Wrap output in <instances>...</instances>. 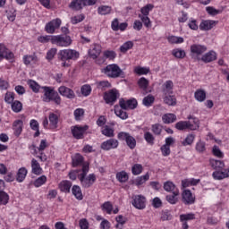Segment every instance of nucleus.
<instances>
[{"mask_svg":"<svg viewBox=\"0 0 229 229\" xmlns=\"http://www.w3.org/2000/svg\"><path fill=\"white\" fill-rule=\"evenodd\" d=\"M196 202V197L192 195V192L190 190H184L182 191V203L184 205H194Z\"/></svg>","mask_w":229,"mask_h":229,"instance_id":"15","label":"nucleus"},{"mask_svg":"<svg viewBox=\"0 0 229 229\" xmlns=\"http://www.w3.org/2000/svg\"><path fill=\"white\" fill-rule=\"evenodd\" d=\"M58 92L59 94H61V96H64V98H68V99H74L75 96L74 95V91H72V89L65 87V86H61L58 89Z\"/></svg>","mask_w":229,"mask_h":229,"instance_id":"19","label":"nucleus"},{"mask_svg":"<svg viewBox=\"0 0 229 229\" xmlns=\"http://www.w3.org/2000/svg\"><path fill=\"white\" fill-rule=\"evenodd\" d=\"M214 26H216V21L205 20L200 22L199 30H201V31H209Z\"/></svg>","mask_w":229,"mask_h":229,"instance_id":"20","label":"nucleus"},{"mask_svg":"<svg viewBox=\"0 0 229 229\" xmlns=\"http://www.w3.org/2000/svg\"><path fill=\"white\" fill-rule=\"evenodd\" d=\"M194 96H195V99H197V101H199L200 103L203 102L205 99H207V93L203 89H198L195 92Z\"/></svg>","mask_w":229,"mask_h":229,"instance_id":"38","label":"nucleus"},{"mask_svg":"<svg viewBox=\"0 0 229 229\" xmlns=\"http://www.w3.org/2000/svg\"><path fill=\"white\" fill-rule=\"evenodd\" d=\"M119 91L115 89H110L104 93V101L106 105L114 106L119 98Z\"/></svg>","mask_w":229,"mask_h":229,"instance_id":"8","label":"nucleus"},{"mask_svg":"<svg viewBox=\"0 0 229 229\" xmlns=\"http://www.w3.org/2000/svg\"><path fill=\"white\" fill-rule=\"evenodd\" d=\"M5 58L6 60H13V53L10 51L4 44H0V61Z\"/></svg>","mask_w":229,"mask_h":229,"instance_id":"17","label":"nucleus"},{"mask_svg":"<svg viewBox=\"0 0 229 229\" xmlns=\"http://www.w3.org/2000/svg\"><path fill=\"white\" fill-rule=\"evenodd\" d=\"M72 194H73L76 199H78L79 201H81V199H83V193L81 192V188L78 185L72 186Z\"/></svg>","mask_w":229,"mask_h":229,"instance_id":"28","label":"nucleus"},{"mask_svg":"<svg viewBox=\"0 0 229 229\" xmlns=\"http://www.w3.org/2000/svg\"><path fill=\"white\" fill-rule=\"evenodd\" d=\"M98 3V0H73L70 4L72 10H81L83 6H94Z\"/></svg>","mask_w":229,"mask_h":229,"instance_id":"7","label":"nucleus"},{"mask_svg":"<svg viewBox=\"0 0 229 229\" xmlns=\"http://www.w3.org/2000/svg\"><path fill=\"white\" fill-rule=\"evenodd\" d=\"M132 205L135 208L142 210L146 208V198L141 195H136L133 197Z\"/></svg>","mask_w":229,"mask_h":229,"instance_id":"14","label":"nucleus"},{"mask_svg":"<svg viewBox=\"0 0 229 229\" xmlns=\"http://www.w3.org/2000/svg\"><path fill=\"white\" fill-rule=\"evenodd\" d=\"M216 58H217V56L216 55V52L209 51L207 54H205L204 55H202L200 60H202V62H204L205 64H210V62H214V60H216Z\"/></svg>","mask_w":229,"mask_h":229,"instance_id":"24","label":"nucleus"},{"mask_svg":"<svg viewBox=\"0 0 229 229\" xmlns=\"http://www.w3.org/2000/svg\"><path fill=\"white\" fill-rule=\"evenodd\" d=\"M28 85L36 94L42 89L44 103H51V101H54L55 105H62V98H60V95H58V92L55 91V89L47 86L40 87L37 81L33 80H29Z\"/></svg>","mask_w":229,"mask_h":229,"instance_id":"1","label":"nucleus"},{"mask_svg":"<svg viewBox=\"0 0 229 229\" xmlns=\"http://www.w3.org/2000/svg\"><path fill=\"white\" fill-rule=\"evenodd\" d=\"M116 179L121 183H126V181L129 180L128 173L122 171L116 174Z\"/></svg>","mask_w":229,"mask_h":229,"instance_id":"39","label":"nucleus"},{"mask_svg":"<svg viewBox=\"0 0 229 229\" xmlns=\"http://www.w3.org/2000/svg\"><path fill=\"white\" fill-rule=\"evenodd\" d=\"M89 55L90 58L96 60L99 55H101V47L98 44H94L91 46L90 49L89 50Z\"/></svg>","mask_w":229,"mask_h":229,"instance_id":"21","label":"nucleus"},{"mask_svg":"<svg viewBox=\"0 0 229 229\" xmlns=\"http://www.w3.org/2000/svg\"><path fill=\"white\" fill-rule=\"evenodd\" d=\"M118 139L119 140H125L130 149H135V146H137V140L135 138H133V136H131L130 133L124 131L119 132Z\"/></svg>","mask_w":229,"mask_h":229,"instance_id":"9","label":"nucleus"},{"mask_svg":"<svg viewBox=\"0 0 229 229\" xmlns=\"http://www.w3.org/2000/svg\"><path fill=\"white\" fill-rule=\"evenodd\" d=\"M153 8H155V5L148 4L147 5H145L144 7H142L140 9L141 12V17H147L149 15V12H151V10H153Z\"/></svg>","mask_w":229,"mask_h":229,"instance_id":"42","label":"nucleus"},{"mask_svg":"<svg viewBox=\"0 0 229 229\" xmlns=\"http://www.w3.org/2000/svg\"><path fill=\"white\" fill-rule=\"evenodd\" d=\"M88 130H89V127L87 125L85 126L77 125L72 129V133L74 139L80 140V139H83V135L85 131H87Z\"/></svg>","mask_w":229,"mask_h":229,"instance_id":"13","label":"nucleus"},{"mask_svg":"<svg viewBox=\"0 0 229 229\" xmlns=\"http://www.w3.org/2000/svg\"><path fill=\"white\" fill-rule=\"evenodd\" d=\"M9 200L10 196H8V193L4 191L0 192V205H8Z\"/></svg>","mask_w":229,"mask_h":229,"instance_id":"47","label":"nucleus"},{"mask_svg":"<svg viewBox=\"0 0 229 229\" xmlns=\"http://www.w3.org/2000/svg\"><path fill=\"white\" fill-rule=\"evenodd\" d=\"M193 123L191 121H181L175 123L176 130L183 131V130H198L199 128V120L198 118H193Z\"/></svg>","mask_w":229,"mask_h":229,"instance_id":"4","label":"nucleus"},{"mask_svg":"<svg viewBox=\"0 0 229 229\" xmlns=\"http://www.w3.org/2000/svg\"><path fill=\"white\" fill-rule=\"evenodd\" d=\"M148 180H149V174L147 173L145 175L143 176H140L135 180V185H137V187L143 185V183H146V182H148Z\"/></svg>","mask_w":229,"mask_h":229,"instance_id":"41","label":"nucleus"},{"mask_svg":"<svg viewBox=\"0 0 229 229\" xmlns=\"http://www.w3.org/2000/svg\"><path fill=\"white\" fill-rule=\"evenodd\" d=\"M131 47H133V41H127L120 47V51L121 53H126V51H129Z\"/></svg>","mask_w":229,"mask_h":229,"instance_id":"49","label":"nucleus"},{"mask_svg":"<svg viewBox=\"0 0 229 229\" xmlns=\"http://www.w3.org/2000/svg\"><path fill=\"white\" fill-rule=\"evenodd\" d=\"M162 124L160 123H156L152 124L151 130L154 135H161L162 133Z\"/></svg>","mask_w":229,"mask_h":229,"instance_id":"52","label":"nucleus"},{"mask_svg":"<svg viewBox=\"0 0 229 229\" xmlns=\"http://www.w3.org/2000/svg\"><path fill=\"white\" fill-rule=\"evenodd\" d=\"M160 149L163 157H169L171 155V147H167V145H163Z\"/></svg>","mask_w":229,"mask_h":229,"instance_id":"62","label":"nucleus"},{"mask_svg":"<svg viewBox=\"0 0 229 229\" xmlns=\"http://www.w3.org/2000/svg\"><path fill=\"white\" fill-rule=\"evenodd\" d=\"M178 196H180V191L176 190L172 192V195H166L165 199L170 205H176L178 201Z\"/></svg>","mask_w":229,"mask_h":229,"instance_id":"25","label":"nucleus"},{"mask_svg":"<svg viewBox=\"0 0 229 229\" xmlns=\"http://www.w3.org/2000/svg\"><path fill=\"white\" fill-rule=\"evenodd\" d=\"M194 139H196V136L194 134H189L182 141V146H191V144L194 142Z\"/></svg>","mask_w":229,"mask_h":229,"instance_id":"56","label":"nucleus"},{"mask_svg":"<svg viewBox=\"0 0 229 229\" xmlns=\"http://www.w3.org/2000/svg\"><path fill=\"white\" fill-rule=\"evenodd\" d=\"M138 105H139V103L137 102V99H135V98H131L127 101H125L124 98H121L119 101L120 108H122L123 110H128V108L130 110H135V108H137Z\"/></svg>","mask_w":229,"mask_h":229,"instance_id":"10","label":"nucleus"},{"mask_svg":"<svg viewBox=\"0 0 229 229\" xmlns=\"http://www.w3.org/2000/svg\"><path fill=\"white\" fill-rule=\"evenodd\" d=\"M12 110H13L16 114H19L21 110H22V103L19 100H15L12 104Z\"/></svg>","mask_w":229,"mask_h":229,"instance_id":"50","label":"nucleus"},{"mask_svg":"<svg viewBox=\"0 0 229 229\" xmlns=\"http://www.w3.org/2000/svg\"><path fill=\"white\" fill-rule=\"evenodd\" d=\"M148 72H149V69L148 68H144V67H137L135 68V73L136 74H148Z\"/></svg>","mask_w":229,"mask_h":229,"instance_id":"63","label":"nucleus"},{"mask_svg":"<svg viewBox=\"0 0 229 229\" xmlns=\"http://www.w3.org/2000/svg\"><path fill=\"white\" fill-rule=\"evenodd\" d=\"M56 48H51L50 50L47 51V60H48V62H51V60H53V58H55V55H56Z\"/></svg>","mask_w":229,"mask_h":229,"instance_id":"61","label":"nucleus"},{"mask_svg":"<svg viewBox=\"0 0 229 229\" xmlns=\"http://www.w3.org/2000/svg\"><path fill=\"white\" fill-rule=\"evenodd\" d=\"M207 47L205 45L193 44L190 47L191 56L193 60H201L199 57L203 53H206Z\"/></svg>","mask_w":229,"mask_h":229,"instance_id":"6","label":"nucleus"},{"mask_svg":"<svg viewBox=\"0 0 229 229\" xmlns=\"http://www.w3.org/2000/svg\"><path fill=\"white\" fill-rule=\"evenodd\" d=\"M102 210H106L107 214H112V210H114V205H112L111 201H106L102 205Z\"/></svg>","mask_w":229,"mask_h":229,"instance_id":"54","label":"nucleus"},{"mask_svg":"<svg viewBox=\"0 0 229 229\" xmlns=\"http://www.w3.org/2000/svg\"><path fill=\"white\" fill-rule=\"evenodd\" d=\"M193 219H196V215L193 213L180 215V221H182V223L184 221H192Z\"/></svg>","mask_w":229,"mask_h":229,"instance_id":"45","label":"nucleus"},{"mask_svg":"<svg viewBox=\"0 0 229 229\" xmlns=\"http://www.w3.org/2000/svg\"><path fill=\"white\" fill-rule=\"evenodd\" d=\"M164 103L168 105V106H174V105H176V98L172 94L165 95Z\"/></svg>","mask_w":229,"mask_h":229,"instance_id":"36","label":"nucleus"},{"mask_svg":"<svg viewBox=\"0 0 229 229\" xmlns=\"http://www.w3.org/2000/svg\"><path fill=\"white\" fill-rule=\"evenodd\" d=\"M212 176L215 180H225V178H229V168L216 170Z\"/></svg>","mask_w":229,"mask_h":229,"instance_id":"18","label":"nucleus"},{"mask_svg":"<svg viewBox=\"0 0 229 229\" xmlns=\"http://www.w3.org/2000/svg\"><path fill=\"white\" fill-rule=\"evenodd\" d=\"M22 126H24V123L22 122V120H16L13 123V128L14 135L16 137H19L21 133H22Z\"/></svg>","mask_w":229,"mask_h":229,"instance_id":"23","label":"nucleus"},{"mask_svg":"<svg viewBox=\"0 0 229 229\" xmlns=\"http://www.w3.org/2000/svg\"><path fill=\"white\" fill-rule=\"evenodd\" d=\"M52 44H55V46H59L60 47H67L72 44V39H71L70 36L67 35H58L53 36L51 38Z\"/></svg>","mask_w":229,"mask_h":229,"instance_id":"5","label":"nucleus"},{"mask_svg":"<svg viewBox=\"0 0 229 229\" xmlns=\"http://www.w3.org/2000/svg\"><path fill=\"white\" fill-rule=\"evenodd\" d=\"M144 139L146 142H148V144H149L150 146H153V144H155V136H153L151 132L149 131L145 132Z\"/></svg>","mask_w":229,"mask_h":229,"instance_id":"46","label":"nucleus"},{"mask_svg":"<svg viewBox=\"0 0 229 229\" xmlns=\"http://www.w3.org/2000/svg\"><path fill=\"white\" fill-rule=\"evenodd\" d=\"M138 85L140 87V89H141L142 90H147L148 85H149V81H148V79L141 77L139 81H138Z\"/></svg>","mask_w":229,"mask_h":229,"instance_id":"44","label":"nucleus"},{"mask_svg":"<svg viewBox=\"0 0 229 229\" xmlns=\"http://www.w3.org/2000/svg\"><path fill=\"white\" fill-rule=\"evenodd\" d=\"M72 187V182L70 181H63L59 184V189L62 192H71V188Z\"/></svg>","mask_w":229,"mask_h":229,"instance_id":"29","label":"nucleus"},{"mask_svg":"<svg viewBox=\"0 0 229 229\" xmlns=\"http://www.w3.org/2000/svg\"><path fill=\"white\" fill-rule=\"evenodd\" d=\"M61 25L62 20L57 18L47 23L45 30L47 31V33L53 34L55 33V30H58V28H60Z\"/></svg>","mask_w":229,"mask_h":229,"instance_id":"12","label":"nucleus"},{"mask_svg":"<svg viewBox=\"0 0 229 229\" xmlns=\"http://www.w3.org/2000/svg\"><path fill=\"white\" fill-rule=\"evenodd\" d=\"M81 92L82 96H90V92H92V88H90V85H83L81 89Z\"/></svg>","mask_w":229,"mask_h":229,"instance_id":"59","label":"nucleus"},{"mask_svg":"<svg viewBox=\"0 0 229 229\" xmlns=\"http://www.w3.org/2000/svg\"><path fill=\"white\" fill-rule=\"evenodd\" d=\"M167 39L170 44H182L183 42V38L182 37L170 36Z\"/></svg>","mask_w":229,"mask_h":229,"instance_id":"48","label":"nucleus"},{"mask_svg":"<svg viewBox=\"0 0 229 229\" xmlns=\"http://www.w3.org/2000/svg\"><path fill=\"white\" fill-rule=\"evenodd\" d=\"M111 12L112 7L108 5H102L98 9V13H99V15H108V13H110Z\"/></svg>","mask_w":229,"mask_h":229,"instance_id":"43","label":"nucleus"},{"mask_svg":"<svg viewBox=\"0 0 229 229\" xmlns=\"http://www.w3.org/2000/svg\"><path fill=\"white\" fill-rule=\"evenodd\" d=\"M26 174H28V170L26 169V167L20 168L18 170L17 176H16L17 182H19L20 183L21 182H24L26 178Z\"/></svg>","mask_w":229,"mask_h":229,"instance_id":"31","label":"nucleus"},{"mask_svg":"<svg viewBox=\"0 0 229 229\" xmlns=\"http://www.w3.org/2000/svg\"><path fill=\"white\" fill-rule=\"evenodd\" d=\"M211 166L213 169L216 171H221V169H225V163L221 160L213 159L210 161Z\"/></svg>","mask_w":229,"mask_h":229,"instance_id":"35","label":"nucleus"},{"mask_svg":"<svg viewBox=\"0 0 229 229\" xmlns=\"http://www.w3.org/2000/svg\"><path fill=\"white\" fill-rule=\"evenodd\" d=\"M142 165L136 164L131 167V173L134 174V176H137L138 174H140L142 173Z\"/></svg>","mask_w":229,"mask_h":229,"instance_id":"55","label":"nucleus"},{"mask_svg":"<svg viewBox=\"0 0 229 229\" xmlns=\"http://www.w3.org/2000/svg\"><path fill=\"white\" fill-rule=\"evenodd\" d=\"M173 55L175 58H185V51L183 50H174Z\"/></svg>","mask_w":229,"mask_h":229,"instance_id":"64","label":"nucleus"},{"mask_svg":"<svg viewBox=\"0 0 229 229\" xmlns=\"http://www.w3.org/2000/svg\"><path fill=\"white\" fill-rule=\"evenodd\" d=\"M57 58L62 63V67H71V60H78L80 52L74 49H64L57 54Z\"/></svg>","mask_w":229,"mask_h":229,"instance_id":"2","label":"nucleus"},{"mask_svg":"<svg viewBox=\"0 0 229 229\" xmlns=\"http://www.w3.org/2000/svg\"><path fill=\"white\" fill-rule=\"evenodd\" d=\"M163 94L165 96H169L170 94H173V81H167L164 84Z\"/></svg>","mask_w":229,"mask_h":229,"instance_id":"34","label":"nucleus"},{"mask_svg":"<svg viewBox=\"0 0 229 229\" xmlns=\"http://www.w3.org/2000/svg\"><path fill=\"white\" fill-rule=\"evenodd\" d=\"M31 169L33 174H42V167H40V164L35 158H32L31 160Z\"/></svg>","mask_w":229,"mask_h":229,"instance_id":"26","label":"nucleus"},{"mask_svg":"<svg viewBox=\"0 0 229 229\" xmlns=\"http://www.w3.org/2000/svg\"><path fill=\"white\" fill-rule=\"evenodd\" d=\"M102 135H105L106 137H114V130L108 125H106L102 130Z\"/></svg>","mask_w":229,"mask_h":229,"instance_id":"57","label":"nucleus"},{"mask_svg":"<svg viewBox=\"0 0 229 229\" xmlns=\"http://www.w3.org/2000/svg\"><path fill=\"white\" fill-rule=\"evenodd\" d=\"M101 73L107 76V78H124V72L122 71L119 65L113 64H108L101 70Z\"/></svg>","mask_w":229,"mask_h":229,"instance_id":"3","label":"nucleus"},{"mask_svg":"<svg viewBox=\"0 0 229 229\" xmlns=\"http://www.w3.org/2000/svg\"><path fill=\"white\" fill-rule=\"evenodd\" d=\"M15 99V94L13 92H7L4 97L5 103H8L9 105L13 104V100Z\"/></svg>","mask_w":229,"mask_h":229,"instance_id":"58","label":"nucleus"},{"mask_svg":"<svg viewBox=\"0 0 229 229\" xmlns=\"http://www.w3.org/2000/svg\"><path fill=\"white\" fill-rule=\"evenodd\" d=\"M162 121L165 124H171V123H174V121H176V114H165L162 116Z\"/></svg>","mask_w":229,"mask_h":229,"instance_id":"30","label":"nucleus"},{"mask_svg":"<svg viewBox=\"0 0 229 229\" xmlns=\"http://www.w3.org/2000/svg\"><path fill=\"white\" fill-rule=\"evenodd\" d=\"M82 187L84 189H89L90 187H92V185H94V183L96 182V174H89V176H78Z\"/></svg>","mask_w":229,"mask_h":229,"instance_id":"11","label":"nucleus"},{"mask_svg":"<svg viewBox=\"0 0 229 229\" xmlns=\"http://www.w3.org/2000/svg\"><path fill=\"white\" fill-rule=\"evenodd\" d=\"M72 167H78V165H81L84 162L83 156L78 153L72 157Z\"/></svg>","mask_w":229,"mask_h":229,"instance_id":"27","label":"nucleus"},{"mask_svg":"<svg viewBox=\"0 0 229 229\" xmlns=\"http://www.w3.org/2000/svg\"><path fill=\"white\" fill-rule=\"evenodd\" d=\"M164 189L166 192H174V191H178V189H176V185H174V183H173L171 181H167L164 183Z\"/></svg>","mask_w":229,"mask_h":229,"instance_id":"40","label":"nucleus"},{"mask_svg":"<svg viewBox=\"0 0 229 229\" xmlns=\"http://www.w3.org/2000/svg\"><path fill=\"white\" fill-rule=\"evenodd\" d=\"M114 114L117 117H120V119H128V113H126L124 109L119 108V106H114Z\"/></svg>","mask_w":229,"mask_h":229,"instance_id":"32","label":"nucleus"},{"mask_svg":"<svg viewBox=\"0 0 229 229\" xmlns=\"http://www.w3.org/2000/svg\"><path fill=\"white\" fill-rule=\"evenodd\" d=\"M117 146H119V141L115 139H110L101 144V149L110 151V149H115Z\"/></svg>","mask_w":229,"mask_h":229,"instance_id":"16","label":"nucleus"},{"mask_svg":"<svg viewBox=\"0 0 229 229\" xmlns=\"http://www.w3.org/2000/svg\"><path fill=\"white\" fill-rule=\"evenodd\" d=\"M153 103H155V97L152 95H148L143 98V105L145 106H151Z\"/></svg>","mask_w":229,"mask_h":229,"instance_id":"53","label":"nucleus"},{"mask_svg":"<svg viewBox=\"0 0 229 229\" xmlns=\"http://www.w3.org/2000/svg\"><path fill=\"white\" fill-rule=\"evenodd\" d=\"M115 56H117L115 52L110 51V50L105 51L104 57L98 59L97 64H105L106 58H108L109 60H114V58H115Z\"/></svg>","mask_w":229,"mask_h":229,"instance_id":"22","label":"nucleus"},{"mask_svg":"<svg viewBox=\"0 0 229 229\" xmlns=\"http://www.w3.org/2000/svg\"><path fill=\"white\" fill-rule=\"evenodd\" d=\"M46 182H47V177L41 175L34 182V187H42Z\"/></svg>","mask_w":229,"mask_h":229,"instance_id":"51","label":"nucleus"},{"mask_svg":"<svg viewBox=\"0 0 229 229\" xmlns=\"http://www.w3.org/2000/svg\"><path fill=\"white\" fill-rule=\"evenodd\" d=\"M171 219H173V215H171V212L167 210L162 212L161 214L162 221H171Z\"/></svg>","mask_w":229,"mask_h":229,"instance_id":"60","label":"nucleus"},{"mask_svg":"<svg viewBox=\"0 0 229 229\" xmlns=\"http://www.w3.org/2000/svg\"><path fill=\"white\" fill-rule=\"evenodd\" d=\"M23 62H24L25 65H30V64H31V62H33V64H37V62H38V58L37 57V55L35 54H33L32 55H24Z\"/></svg>","mask_w":229,"mask_h":229,"instance_id":"37","label":"nucleus"},{"mask_svg":"<svg viewBox=\"0 0 229 229\" xmlns=\"http://www.w3.org/2000/svg\"><path fill=\"white\" fill-rule=\"evenodd\" d=\"M51 128L55 130V128H57L58 126V115L55 113H50L48 116Z\"/></svg>","mask_w":229,"mask_h":229,"instance_id":"33","label":"nucleus"}]
</instances>
